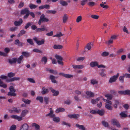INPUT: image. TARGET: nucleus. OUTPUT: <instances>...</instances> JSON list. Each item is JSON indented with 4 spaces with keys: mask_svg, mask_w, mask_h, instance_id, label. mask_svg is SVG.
I'll use <instances>...</instances> for the list:
<instances>
[{
    "mask_svg": "<svg viewBox=\"0 0 130 130\" xmlns=\"http://www.w3.org/2000/svg\"><path fill=\"white\" fill-rule=\"evenodd\" d=\"M28 112L29 111L27 109H25L22 111L21 114V117L13 115L11 116L10 117L12 119L17 120L19 121H21L23 120V117H24Z\"/></svg>",
    "mask_w": 130,
    "mask_h": 130,
    "instance_id": "obj_1",
    "label": "nucleus"
},
{
    "mask_svg": "<svg viewBox=\"0 0 130 130\" xmlns=\"http://www.w3.org/2000/svg\"><path fill=\"white\" fill-rule=\"evenodd\" d=\"M100 98H103L102 96L100 97ZM106 103L105 104V107L106 109L109 110H111L112 109V108L111 106L112 105V103L111 101L107 100L104 99L103 98L102 99Z\"/></svg>",
    "mask_w": 130,
    "mask_h": 130,
    "instance_id": "obj_2",
    "label": "nucleus"
},
{
    "mask_svg": "<svg viewBox=\"0 0 130 130\" xmlns=\"http://www.w3.org/2000/svg\"><path fill=\"white\" fill-rule=\"evenodd\" d=\"M9 89L10 92L8 93V95L9 96H15L16 94L14 93L15 91V90L14 87L12 86H11Z\"/></svg>",
    "mask_w": 130,
    "mask_h": 130,
    "instance_id": "obj_3",
    "label": "nucleus"
},
{
    "mask_svg": "<svg viewBox=\"0 0 130 130\" xmlns=\"http://www.w3.org/2000/svg\"><path fill=\"white\" fill-rule=\"evenodd\" d=\"M55 57L58 60L57 61L58 63L62 65H63V62L62 61L63 60L61 56L58 55H56L55 56Z\"/></svg>",
    "mask_w": 130,
    "mask_h": 130,
    "instance_id": "obj_4",
    "label": "nucleus"
},
{
    "mask_svg": "<svg viewBox=\"0 0 130 130\" xmlns=\"http://www.w3.org/2000/svg\"><path fill=\"white\" fill-rule=\"evenodd\" d=\"M33 39L34 41H36L37 44L39 45L43 44L45 42L44 39H42L41 41L38 40L37 38L36 37H34Z\"/></svg>",
    "mask_w": 130,
    "mask_h": 130,
    "instance_id": "obj_5",
    "label": "nucleus"
},
{
    "mask_svg": "<svg viewBox=\"0 0 130 130\" xmlns=\"http://www.w3.org/2000/svg\"><path fill=\"white\" fill-rule=\"evenodd\" d=\"M119 75V74L118 73L116 75H114L111 77L109 80V82L112 83L113 82H115Z\"/></svg>",
    "mask_w": 130,
    "mask_h": 130,
    "instance_id": "obj_6",
    "label": "nucleus"
},
{
    "mask_svg": "<svg viewBox=\"0 0 130 130\" xmlns=\"http://www.w3.org/2000/svg\"><path fill=\"white\" fill-rule=\"evenodd\" d=\"M111 122L113 125H115L118 127H121L120 124L117 120L113 119L111 120Z\"/></svg>",
    "mask_w": 130,
    "mask_h": 130,
    "instance_id": "obj_7",
    "label": "nucleus"
},
{
    "mask_svg": "<svg viewBox=\"0 0 130 130\" xmlns=\"http://www.w3.org/2000/svg\"><path fill=\"white\" fill-rule=\"evenodd\" d=\"M79 116L78 114H69L68 115V117L70 118H74L75 119H77Z\"/></svg>",
    "mask_w": 130,
    "mask_h": 130,
    "instance_id": "obj_8",
    "label": "nucleus"
},
{
    "mask_svg": "<svg viewBox=\"0 0 130 130\" xmlns=\"http://www.w3.org/2000/svg\"><path fill=\"white\" fill-rule=\"evenodd\" d=\"M29 127V126L27 124H24L21 126L20 129V130H28Z\"/></svg>",
    "mask_w": 130,
    "mask_h": 130,
    "instance_id": "obj_9",
    "label": "nucleus"
},
{
    "mask_svg": "<svg viewBox=\"0 0 130 130\" xmlns=\"http://www.w3.org/2000/svg\"><path fill=\"white\" fill-rule=\"evenodd\" d=\"M73 68L75 69H80L84 68V66L83 65H73L72 66Z\"/></svg>",
    "mask_w": 130,
    "mask_h": 130,
    "instance_id": "obj_10",
    "label": "nucleus"
},
{
    "mask_svg": "<svg viewBox=\"0 0 130 130\" xmlns=\"http://www.w3.org/2000/svg\"><path fill=\"white\" fill-rule=\"evenodd\" d=\"M23 22L22 20L21 19H20L19 20V21H15L14 23V24L15 26H19Z\"/></svg>",
    "mask_w": 130,
    "mask_h": 130,
    "instance_id": "obj_11",
    "label": "nucleus"
},
{
    "mask_svg": "<svg viewBox=\"0 0 130 130\" xmlns=\"http://www.w3.org/2000/svg\"><path fill=\"white\" fill-rule=\"evenodd\" d=\"M60 75L62 76L67 78H69L72 77L73 76L71 75L64 74L63 73H59Z\"/></svg>",
    "mask_w": 130,
    "mask_h": 130,
    "instance_id": "obj_12",
    "label": "nucleus"
},
{
    "mask_svg": "<svg viewBox=\"0 0 130 130\" xmlns=\"http://www.w3.org/2000/svg\"><path fill=\"white\" fill-rule=\"evenodd\" d=\"M47 29L44 27H42L37 28L36 30V31L37 32H41L42 31H47Z\"/></svg>",
    "mask_w": 130,
    "mask_h": 130,
    "instance_id": "obj_13",
    "label": "nucleus"
},
{
    "mask_svg": "<svg viewBox=\"0 0 130 130\" xmlns=\"http://www.w3.org/2000/svg\"><path fill=\"white\" fill-rule=\"evenodd\" d=\"M105 113V111L103 109H102L101 110H97V114H99L100 116L104 115Z\"/></svg>",
    "mask_w": 130,
    "mask_h": 130,
    "instance_id": "obj_14",
    "label": "nucleus"
},
{
    "mask_svg": "<svg viewBox=\"0 0 130 130\" xmlns=\"http://www.w3.org/2000/svg\"><path fill=\"white\" fill-rule=\"evenodd\" d=\"M50 112L46 115V116H50V117L51 118H53L55 117V115L53 114V111L52 110V108H50Z\"/></svg>",
    "mask_w": 130,
    "mask_h": 130,
    "instance_id": "obj_15",
    "label": "nucleus"
},
{
    "mask_svg": "<svg viewBox=\"0 0 130 130\" xmlns=\"http://www.w3.org/2000/svg\"><path fill=\"white\" fill-rule=\"evenodd\" d=\"M20 79V78L18 77H14L12 78L9 79H7L6 80L7 82H12L14 80H19Z\"/></svg>",
    "mask_w": 130,
    "mask_h": 130,
    "instance_id": "obj_16",
    "label": "nucleus"
},
{
    "mask_svg": "<svg viewBox=\"0 0 130 130\" xmlns=\"http://www.w3.org/2000/svg\"><path fill=\"white\" fill-rule=\"evenodd\" d=\"M68 19V17L66 14H65L63 16V22L64 23H66Z\"/></svg>",
    "mask_w": 130,
    "mask_h": 130,
    "instance_id": "obj_17",
    "label": "nucleus"
},
{
    "mask_svg": "<svg viewBox=\"0 0 130 130\" xmlns=\"http://www.w3.org/2000/svg\"><path fill=\"white\" fill-rule=\"evenodd\" d=\"M17 59L16 58H13L9 60V63L10 64L15 63L17 61Z\"/></svg>",
    "mask_w": 130,
    "mask_h": 130,
    "instance_id": "obj_18",
    "label": "nucleus"
},
{
    "mask_svg": "<svg viewBox=\"0 0 130 130\" xmlns=\"http://www.w3.org/2000/svg\"><path fill=\"white\" fill-rule=\"evenodd\" d=\"M29 12L28 9L27 8H25L22 10L21 12V14H26Z\"/></svg>",
    "mask_w": 130,
    "mask_h": 130,
    "instance_id": "obj_19",
    "label": "nucleus"
},
{
    "mask_svg": "<svg viewBox=\"0 0 130 130\" xmlns=\"http://www.w3.org/2000/svg\"><path fill=\"white\" fill-rule=\"evenodd\" d=\"M21 111L20 109H18L16 107H14L13 108V110H11L10 112L12 113L13 111L17 113H19Z\"/></svg>",
    "mask_w": 130,
    "mask_h": 130,
    "instance_id": "obj_20",
    "label": "nucleus"
},
{
    "mask_svg": "<svg viewBox=\"0 0 130 130\" xmlns=\"http://www.w3.org/2000/svg\"><path fill=\"white\" fill-rule=\"evenodd\" d=\"M93 46V44L92 43H88L86 46L85 47L88 50L91 49V46Z\"/></svg>",
    "mask_w": 130,
    "mask_h": 130,
    "instance_id": "obj_21",
    "label": "nucleus"
},
{
    "mask_svg": "<svg viewBox=\"0 0 130 130\" xmlns=\"http://www.w3.org/2000/svg\"><path fill=\"white\" fill-rule=\"evenodd\" d=\"M76 126L81 130H86L85 127L83 125H80L77 124H76Z\"/></svg>",
    "mask_w": 130,
    "mask_h": 130,
    "instance_id": "obj_22",
    "label": "nucleus"
},
{
    "mask_svg": "<svg viewBox=\"0 0 130 130\" xmlns=\"http://www.w3.org/2000/svg\"><path fill=\"white\" fill-rule=\"evenodd\" d=\"M32 126L35 127L36 130H40V126L37 124L33 123L32 124Z\"/></svg>",
    "mask_w": 130,
    "mask_h": 130,
    "instance_id": "obj_23",
    "label": "nucleus"
},
{
    "mask_svg": "<svg viewBox=\"0 0 130 130\" xmlns=\"http://www.w3.org/2000/svg\"><path fill=\"white\" fill-rule=\"evenodd\" d=\"M50 78L52 82L54 83H57V82L55 79V77L52 75H51L50 76Z\"/></svg>",
    "mask_w": 130,
    "mask_h": 130,
    "instance_id": "obj_24",
    "label": "nucleus"
},
{
    "mask_svg": "<svg viewBox=\"0 0 130 130\" xmlns=\"http://www.w3.org/2000/svg\"><path fill=\"white\" fill-rule=\"evenodd\" d=\"M90 66L92 67L96 66L98 67V63L96 61L92 62L90 63Z\"/></svg>",
    "mask_w": 130,
    "mask_h": 130,
    "instance_id": "obj_25",
    "label": "nucleus"
},
{
    "mask_svg": "<svg viewBox=\"0 0 130 130\" xmlns=\"http://www.w3.org/2000/svg\"><path fill=\"white\" fill-rule=\"evenodd\" d=\"M42 17V21L43 22H47L49 20L45 18V15L44 14H42L41 15L40 17Z\"/></svg>",
    "mask_w": 130,
    "mask_h": 130,
    "instance_id": "obj_26",
    "label": "nucleus"
},
{
    "mask_svg": "<svg viewBox=\"0 0 130 130\" xmlns=\"http://www.w3.org/2000/svg\"><path fill=\"white\" fill-rule=\"evenodd\" d=\"M60 3L63 6H66L68 4L67 2L63 0H60L59 1Z\"/></svg>",
    "mask_w": 130,
    "mask_h": 130,
    "instance_id": "obj_27",
    "label": "nucleus"
},
{
    "mask_svg": "<svg viewBox=\"0 0 130 130\" xmlns=\"http://www.w3.org/2000/svg\"><path fill=\"white\" fill-rule=\"evenodd\" d=\"M0 86L4 88H6L7 87V85L3 83V82L0 79Z\"/></svg>",
    "mask_w": 130,
    "mask_h": 130,
    "instance_id": "obj_28",
    "label": "nucleus"
},
{
    "mask_svg": "<svg viewBox=\"0 0 130 130\" xmlns=\"http://www.w3.org/2000/svg\"><path fill=\"white\" fill-rule=\"evenodd\" d=\"M65 111V109L64 108H57V109L56 111V112L58 113L60 112H63Z\"/></svg>",
    "mask_w": 130,
    "mask_h": 130,
    "instance_id": "obj_29",
    "label": "nucleus"
},
{
    "mask_svg": "<svg viewBox=\"0 0 130 130\" xmlns=\"http://www.w3.org/2000/svg\"><path fill=\"white\" fill-rule=\"evenodd\" d=\"M47 58L46 57H43L41 59V62L44 64H45L47 62Z\"/></svg>",
    "mask_w": 130,
    "mask_h": 130,
    "instance_id": "obj_30",
    "label": "nucleus"
},
{
    "mask_svg": "<svg viewBox=\"0 0 130 130\" xmlns=\"http://www.w3.org/2000/svg\"><path fill=\"white\" fill-rule=\"evenodd\" d=\"M86 94L90 97H93L94 96L93 93L91 91H87L86 93Z\"/></svg>",
    "mask_w": 130,
    "mask_h": 130,
    "instance_id": "obj_31",
    "label": "nucleus"
},
{
    "mask_svg": "<svg viewBox=\"0 0 130 130\" xmlns=\"http://www.w3.org/2000/svg\"><path fill=\"white\" fill-rule=\"evenodd\" d=\"M62 46L60 45H55L53 46V48L55 49H60L62 48Z\"/></svg>",
    "mask_w": 130,
    "mask_h": 130,
    "instance_id": "obj_32",
    "label": "nucleus"
},
{
    "mask_svg": "<svg viewBox=\"0 0 130 130\" xmlns=\"http://www.w3.org/2000/svg\"><path fill=\"white\" fill-rule=\"evenodd\" d=\"M23 58V56L21 55L19 58L17 59V61L18 63H20L21 62Z\"/></svg>",
    "mask_w": 130,
    "mask_h": 130,
    "instance_id": "obj_33",
    "label": "nucleus"
},
{
    "mask_svg": "<svg viewBox=\"0 0 130 130\" xmlns=\"http://www.w3.org/2000/svg\"><path fill=\"white\" fill-rule=\"evenodd\" d=\"M51 91L53 93V95L55 96L57 95L59 93V92L58 91H56L53 89H52Z\"/></svg>",
    "mask_w": 130,
    "mask_h": 130,
    "instance_id": "obj_34",
    "label": "nucleus"
},
{
    "mask_svg": "<svg viewBox=\"0 0 130 130\" xmlns=\"http://www.w3.org/2000/svg\"><path fill=\"white\" fill-rule=\"evenodd\" d=\"M25 32L26 31L24 30L23 29L21 30L20 31V33L17 36L18 37H19L23 35L25 33Z\"/></svg>",
    "mask_w": 130,
    "mask_h": 130,
    "instance_id": "obj_35",
    "label": "nucleus"
},
{
    "mask_svg": "<svg viewBox=\"0 0 130 130\" xmlns=\"http://www.w3.org/2000/svg\"><path fill=\"white\" fill-rule=\"evenodd\" d=\"M46 70L47 71H49L51 73H53L54 74H57V71L53 70H49V69H47Z\"/></svg>",
    "mask_w": 130,
    "mask_h": 130,
    "instance_id": "obj_36",
    "label": "nucleus"
},
{
    "mask_svg": "<svg viewBox=\"0 0 130 130\" xmlns=\"http://www.w3.org/2000/svg\"><path fill=\"white\" fill-rule=\"evenodd\" d=\"M22 54L24 56L28 57L30 56V54L29 53L27 52H23L22 53Z\"/></svg>",
    "mask_w": 130,
    "mask_h": 130,
    "instance_id": "obj_37",
    "label": "nucleus"
},
{
    "mask_svg": "<svg viewBox=\"0 0 130 130\" xmlns=\"http://www.w3.org/2000/svg\"><path fill=\"white\" fill-rule=\"evenodd\" d=\"M30 8L31 9H35L37 8L38 6L32 4H30L29 5Z\"/></svg>",
    "mask_w": 130,
    "mask_h": 130,
    "instance_id": "obj_38",
    "label": "nucleus"
},
{
    "mask_svg": "<svg viewBox=\"0 0 130 130\" xmlns=\"http://www.w3.org/2000/svg\"><path fill=\"white\" fill-rule=\"evenodd\" d=\"M43 90L41 92L43 94H44L47 93L48 92V90L44 88V87L42 88Z\"/></svg>",
    "mask_w": 130,
    "mask_h": 130,
    "instance_id": "obj_39",
    "label": "nucleus"
},
{
    "mask_svg": "<svg viewBox=\"0 0 130 130\" xmlns=\"http://www.w3.org/2000/svg\"><path fill=\"white\" fill-rule=\"evenodd\" d=\"M100 100L99 98H97L96 100L92 99L91 100V103L93 104H95L97 103Z\"/></svg>",
    "mask_w": 130,
    "mask_h": 130,
    "instance_id": "obj_40",
    "label": "nucleus"
},
{
    "mask_svg": "<svg viewBox=\"0 0 130 130\" xmlns=\"http://www.w3.org/2000/svg\"><path fill=\"white\" fill-rule=\"evenodd\" d=\"M22 100L23 102L27 104H29L31 102V101L30 100L25 99H22Z\"/></svg>",
    "mask_w": 130,
    "mask_h": 130,
    "instance_id": "obj_41",
    "label": "nucleus"
},
{
    "mask_svg": "<svg viewBox=\"0 0 130 130\" xmlns=\"http://www.w3.org/2000/svg\"><path fill=\"white\" fill-rule=\"evenodd\" d=\"M46 12L47 13H52L53 14H55L57 12L55 10H48L46 11Z\"/></svg>",
    "mask_w": 130,
    "mask_h": 130,
    "instance_id": "obj_42",
    "label": "nucleus"
},
{
    "mask_svg": "<svg viewBox=\"0 0 130 130\" xmlns=\"http://www.w3.org/2000/svg\"><path fill=\"white\" fill-rule=\"evenodd\" d=\"M105 96L107 97V99L109 100H111L112 98V95L110 94H105Z\"/></svg>",
    "mask_w": 130,
    "mask_h": 130,
    "instance_id": "obj_43",
    "label": "nucleus"
},
{
    "mask_svg": "<svg viewBox=\"0 0 130 130\" xmlns=\"http://www.w3.org/2000/svg\"><path fill=\"white\" fill-rule=\"evenodd\" d=\"M82 17L81 16H78L77 18L76 19V22L78 23L81 21L82 20Z\"/></svg>",
    "mask_w": 130,
    "mask_h": 130,
    "instance_id": "obj_44",
    "label": "nucleus"
},
{
    "mask_svg": "<svg viewBox=\"0 0 130 130\" xmlns=\"http://www.w3.org/2000/svg\"><path fill=\"white\" fill-rule=\"evenodd\" d=\"M109 54L108 52H103L101 54V56L103 57H106L108 56Z\"/></svg>",
    "mask_w": 130,
    "mask_h": 130,
    "instance_id": "obj_45",
    "label": "nucleus"
},
{
    "mask_svg": "<svg viewBox=\"0 0 130 130\" xmlns=\"http://www.w3.org/2000/svg\"><path fill=\"white\" fill-rule=\"evenodd\" d=\"M37 100H39L41 103H42L43 101V98L41 96H38L36 98Z\"/></svg>",
    "mask_w": 130,
    "mask_h": 130,
    "instance_id": "obj_46",
    "label": "nucleus"
},
{
    "mask_svg": "<svg viewBox=\"0 0 130 130\" xmlns=\"http://www.w3.org/2000/svg\"><path fill=\"white\" fill-rule=\"evenodd\" d=\"M53 120L54 122H58L60 121V119L59 117H53Z\"/></svg>",
    "mask_w": 130,
    "mask_h": 130,
    "instance_id": "obj_47",
    "label": "nucleus"
},
{
    "mask_svg": "<svg viewBox=\"0 0 130 130\" xmlns=\"http://www.w3.org/2000/svg\"><path fill=\"white\" fill-rule=\"evenodd\" d=\"M103 125L105 127H108L109 126V124L108 123L105 121H103L102 122Z\"/></svg>",
    "mask_w": 130,
    "mask_h": 130,
    "instance_id": "obj_48",
    "label": "nucleus"
},
{
    "mask_svg": "<svg viewBox=\"0 0 130 130\" xmlns=\"http://www.w3.org/2000/svg\"><path fill=\"white\" fill-rule=\"evenodd\" d=\"M91 17L92 18L95 19H97L99 18V16L94 14L91 15Z\"/></svg>",
    "mask_w": 130,
    "mask_h": 130,
    "instance_id": "obj_49",
    "label": "nucleus"
},
{
    "mask_svg": "<svg viewBox=\"0 0 130 130\" xmlns=\"http://www.w3.org/2000/svg\"><path fill=\"white\" fill-rule=\"evenodd\" d=\"M85 59V57H78L77 59V61H82L84 60Z\"/></svg>",
    "mask_w": 130,
    "mask_h": 130,
    "instance_id": "obj_50",
    "label": "nucleus"
},
{
    "mask_svg": "<svg viewBox=\"0 0 130 130\" xmlns=\"http://www.w3.org/2000/svg\"><path fill=\"white\" fill-rule=\"evenodd\" d=\"M100 6L101 7H102L103 8H106V9H108L109 8V6L107 5H103V2H102L100 4Z\"/></svg>",
    "mask_w": 130,
    "mask_h": 130,
    "instance_id": "obj_51",
    "label": "nucleus"
},
{
    "mask_svg": "<svg viewBox=\"0 0 130 130\" xmlns=\"http://www.w3.org/2000/svg\"><path fill=\"white\" fill-rule=\"evenodd\" d=\"M115 104L113 105V107L115 108H117V105L119 104V102L118 101H115Z\"/></svg>",
    "mask_w": 130,
    "mask_h": 130,
    "instance_id": "obj_52",
    "label": "nucleus"
},
{
    "mask_svg": "<svg viewBox=\"0 0 130 130\" xmlns=\"http://www.w3.org/2000/svg\"><path fill=\"white\" fill-rule=\"evenodd\" d=\"M63 35V34H62L61 32H60L59 34L53 36L54 37H60Z\"/></svg>",
    "mask_w": 130,
    "mask_h": 130,
    "instance_id": "obj_53",
    "label": "nucleus"
},
{
    "mask_svg": "<svg viewBox=\"0 0 130 130\" xmlns=\"http://www.w3.org/2000/svg\"><path fill=\"white\" fill-rule=\"evenodd\" d=\"M27 41L31 45H33L34 43L32 40L31 39H28L27 40Z\"/></svg>",
    "mask_w": 130,
    "mask_h": 130,
    "instance_id": "obj_54",
    "label": "nucleus"
},
{
    "mask_svg": "<svg viewBox=\"0 0 130 130\" xmlns=\"http://www.w3.org/2000/svg\"><path fill=\"white\" fill-rule=\"evenodd\" d=\"M15 75V74L13 73L10 72L8 73V76L9 77H11L14 76Z\"/></svg>",
    "mask_w": 130,
    "mask_h": 130,
    "instance_id": "obj_55",
    "label": "nucleus"
},
{
    "mask_svg": "<svg viewBox=\"0 0 130 130\" xmlns=\"http://www.w3.org/2000/svg\"><path fill=\"white\" fill-rule=\"evenodd\" d=\"M33 52H36L37 53H42V51L40 50H39L37 48H35L33 50Z\"/></svg>",
    "mask_w": 130,
    "mask_h": 130,
    "instance_id": "obj_56",
    "label": "nucleus"
},
{
    "mask_svg": "<svg viewBox=\"0 0 130 130\" xmlns=\"http://www.w3.org/2000/svg\"><path fill=\"white\" fill-rule=\"evenodd\" d=\"M120 115L122 117L125 118L127 117V115L123 112H121Z\"/></svg>",
    "mask_w": 130,
    "mask_h": 130,
    "instance_id": "obj_57",
    "label": "nucleus"
},
{
    "mask_svg": "<svg viewBox=\"0 0 130 130\" xmlns=\"http://www.w3.org/2000/svg\"><path fill=\"white\" fill-rule=\"evenodd\" d=\"M95 4L94 2H90L88 3V5L90 6H93Z\"/></svg>",
    "mask_w": 130,
    "mask_h": 130,
    "instance_id": "obj_58",
    "label": "nucleus"
},
{
    "mask_svg": "<svg viewBox=\"0 0 130 130\" xmlns=\"http://www.w3.org/2000/svg\"><path fill=\"white\" fill-rule=\"evenodd\" d=\"M90 112L91 113L93 114H97V110H90Z\"/></svg>",
    "mask_w": 130,
    "mask_h": 130,
    "instance_id": "obj_59",
    "label": "nucleus"
},
{
    "mask_svg": "<svg viewBox=\"0 0 130 130\" xmlns=\"http://www.w3.org/2000/svg\"><path fill=\"white\" fill-rule=\"evenodd\" d=\"M124 75H123V76H120L119 77V80L122 83H123L124 82Z\"/></svg>",
    "mask_w": 130,
    "mask_h": 130,
    "instance_id": "obj_60",
    "label": "nucleus"
},
{
    "mask_svg": "<svg viewBox=\"0 0 130 130\" xmlns=\"http://www.w3.org/2000/svg\"><path fill=\"white\" fill-rule=\"evenodd\" d=\"M44 101L45 102L46 104H48L49 101V98L47 97H44Z\"/></svg>",
    "mask_w": 130,
    "mask_h": 130,
    "instance_id": "obj_61",
    "label": "nucleus"
},
{
    "mask_svg": "<svg viewBox=\"0 0 130 130\" xmlns=\"http://www.w3.org/2000/svg\"><path fill=\"white\" fill-rule=\"evenodd\" d=\"M16 127V126L13 125L10 127V130H15Z\"/></svg>",
    "mask_w": 130,
    "mask_h": 130,
    "instance_id": "obj_62",
    "label": "nucleus"
},
{
    "mask_svg": "<svg viewBox=\"0 0 130 130\" xmlns=\"http://www.w3.org/2000/svg\"><path fill=\"white\" fill-rule=\"evenodd\" d=\"M118 37V36L116 35H114L112 36H111V38L113 40L116 39Z\"/></svg>",
    "mask_w": 130,
    "mask_h": 130,
    "instance_id": "obj_63",
    "label": "nucleus"
},
{
    "mask_svg": "<svg viewBox=\"0 0 130 130\" xmlns=\"http://www.w3.org/2000/svg\"><path fill=\"white\" fill-rule=\"evenodd\" d=\"M98 82L95 80L92 79L91 80V83L93 85L96 84Z\"/></svg>",
    "mask_w": 130,
    "mask_h": 130,
    "instance_id": "obj_64",
    "label": "nucleus"
}]
</instances>
